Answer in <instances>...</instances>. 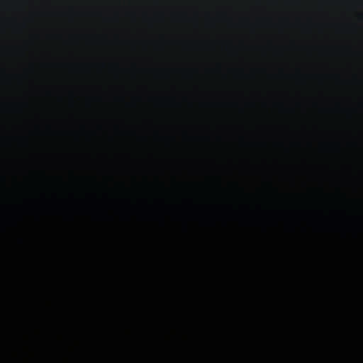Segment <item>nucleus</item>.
Listing matches in <instances>:
<instances>
[{
	"label": "nucleus",
	"mask_w": 363,
	"mask_h": 363,
	"mask_svg": "<svg viewBox=\"0 0 363 363\" xmlns=\"http://www.w3.org/2000/svg\"><path fill=\"white\" fill-rule=\"evenodd\" d=\"M320 251V245H318L313 248V253L317 254Z\"/></svg>",
	"instance_id": "f257e3e1"
},
{
	"label": "nucleus",
	"mask_w": 363,
	"mask_h": 363,
	"mask_svg": "<svg viewBox=\"0 0 363 363\" xmlns=\"http://www.w3.org/2000/svg\"><path fill=\"white\" fill-rule=\"evenodd\" d=\"M358 252H359V253H362L363 249H362L361 247H358Z\"/></svg>",
	"instance_id": "f03ea898"
}]
</instances>
